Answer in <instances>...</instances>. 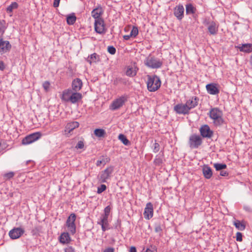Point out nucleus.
<instances>
[{
  "label": "nucleus",
  "instance_id": "6e6d98bb",
  "mask_svg": "<svg viewBox=\"0 0 252 252\" xmlns=\"http://www.w3.org/2000/svg\"><path fill=\"white\" fill-rule=\"evenodd\" d=\"M5 68L4 64L3 62H0V70H3Z\"/></svg>",
  "mask_w": 252,
  "mask_h": 252
},
{
  "label": "nucleus",
  "instance_id": "3c124183",
  "mask_svg": "<svg viewBox=\"0 0 252 252\" xmlns=\"http://www.w3.org/2000/svg\"><path fill=\"white\" fill-rule=\"evenodd\" d=\"M220 175L221 176H227L228 175V173L224 170H221L220 172Z\"/></svg>",
  "mask_w": 252,
  "mask_h": 252
},
{
  "label": "nucleus",
  "instance_id": "bf43d9fd",
  "mask_svg": "<svg viewBox=\"0 0 252 252\" xmlns=\"http://www.w3.org/2000/svg\"><path fill=\"white\" fill-rule=\"evenodd\" d=\"M101 160L100 158L99 160H98L96 163V165L97 166H99L101 164H102V162H101Z\"/></svg>",
  "mask_w": 252,
  "mask_h": 252
},
{
  "label": "nucleus",
  "instance_id": "cd10ccee",
  "mask_svg": "<svg viewBox=\"0 0 252 252\" xmlns=\"http://www.w3.org/2000/svg\"><path fill=\"white\" fill-rule=\"evenodd\" d=\"M99 59V56L96 53H93L88 57L87 61L90 64H92V63H95L97 61H98Z\"/></svg>",
  "mask_w": 252,
  "mask_h": 252
},
{
  "label": "nucleus",
  "instance_id": "2f4dec72",
  "mask_svg": "<svg viewBox=\"0 0 252 252\" xmlns=\"http://www.w3.org/2000/svg\"><path fill=\"white\" fill-rule=\"evenodd\" d=\"M97 224L101 225L103 232H105L106 230L109 229L108 227V221L100 220L99 221L97 222Z\"/></svg>",
  "mask_w": 252,
  "mask_h": 252
},
{
  "label": "nucleus",
  "instance_id": "79ce46f5",
  "mask_svg": "<svg viewBox=\"0 0 252 252\" xmlns=\"http://www.w3.org/2000/svg\"><path fill=\"white\" fill-rule=\"evenodd\" d=\"M106 189V186L104 184H102L97 188V192L98 193H100L102 192L103 191H104Z\"/></svg>",
  "mask_w": 252,
  "mask_h": 252
},
{
  "label": "nucleus",
  "instance_id": "ea45409f",
  "mask_svg": "<svg viewBox=\"0 0 252 252\" xmlns=\"http://www.w3.org/2000/svg\"><path fill=\"white\" fill-rule=\"evenodd\" d=\"M5 22L4 20H0V33L3 34L6 29L5 26Z\"/></svg>",
  "mask_w": 252,
  "mask_h": 252
},
{
  "label": "nucleus",
  "instance_id": "c756f323",
  "mask_svg": "<svg viewBox=\"0 0 252 252\" xmlns=\"http://www.w3.org/2000/svg\"><path fill=\"white\" fill-rule=\"evenodd\" d=\"M234 225L237 229L241 231H243L246 228L245 224L239 220H236L234 221Z\"/></svg>",
  "mask_w": 252,
  "mask_h": 252
},
{
  "label": "nucleus",
  "instance_id": "0e129e2a",
  "mask_svg": "<svg viewBox=\"0 0 252 252\" xmlns=\"http://www.w3.org/2000/svg\"><path fill=\"white\" fill-rule=\"evenodd\" d=\"M146 205H152L151 202H148L146 204Z\"/></svg>",
  "mask_w": 252,
  "mask_h": 252
},
{
  "label": "nucleus",
  "instance_id": "8fccbe9b",
  "mask_svg": "<svg viewBox=\"0 0 252 252\" xmlns=\"http://www.w3.org/2000/svg\"><path fill=\"white\" fill-rule=\"evenodd\" d=\"M84 147V142L82 141H79L77 144L75 148L76 149H83Z\"/></svg>",
  "mask_w": 252,
  "mask_h": 252
},
{
  "label": "nucleus",
  "instance_id": "de8ad7c7",
  "mask_svg": "<svg viewBox=\"0 0 252 252\" xmlns=\"http://www.w3.org/2000/svg\"><path fill=\"white\" fill-rule=\"evenodd\" d=\"M14 175V173L13 172H10L4 174V177L6 179H10L13 178Z\"/></svg>",
  "mask_w": 252,
  "mask_h": 252
},
{
  "label": "nucleus",
  "instance_id": "2eb2a0df",
  "mask_svg": "<svg viewBox=\"0 0 252 252\" xmlns=\"http://www.w3.org/2000/svg\"><path fill=\"white\" fill-rule=\"evenodd\" d=\"M205 25H209L208 30L210 34L216 35L218 32L219 26L214 21L209 22L205 21L204 22Z\"/></svg>",
  "mask_w": 252,
  "mask_h": 252
},
{
  "label": "nucleus",
  "instance_id": "aec40b11",
  "mask_svg": "<svg viewBox=\"0 0 252 252\" xmlns=\"http://www.w3.org/2000/svg\"><path fill=\"white\" fill-rule=\"evenodd\" d=\"M83 86L82 80L80 78H76L72 81L71 86L72 90L74 92L79 91Z\"/></svg>",
  "mask_w": 252,
  "mask_h": 252
},
{
  "label": "nucleus",
  "instance_id": "c85d7f7f",
  "mask_svg": "<svg viewBox=\"0 0 252 252\" xmlns=\"http://www.w3.org/2000/svg\"><path fill=\"white\" fill-rule=\"evenodd\" d=\"M76 20V17L74 13L69 15L66 17V22L69 25H73Z\"/></svg>",
  "mask_w": 252,
  "mask_h": 252
},
{
  "label": "nucleus",
  "instance_id": "c9c22d12",
  "mask_svg": "<svg viewBox=\"0 0 252 252\" xmlns=\"http://www.w3.org/2000/svg\"><path fill=\"white\" fill-rule=\"evenodd\" d=\"M214 166L217 171H221L226 169L227 166L224 163H216L214 164Z\"/></svg>",
  "mask_w": 252,
  "mask_h": 252
},
{
  "label": "nucleus",
  "instance_id": "7c9ffc66",
  "mask_svg": "<svg viewBox=\"0 0 252 252\" xmlns=\"http://www.w3.org/2000/svg\"><path fill=\"white\" fill-rule=\"evenodd\" d=\"M72 92V90L67 89L65 90L63 92V95L61 97L62 99L66 101L68 100V97L70 96Z\"/></svg>",
  "mask_w": 252,
  "mask_h": 252
},
{
  "label": "nucleus",
  "instance_id": "6ab92c4d",
  "mask_svg": "<svg viewBox=\"0 0 252 252\" xmlns=\"http://www.w3.org/2000/svg\"><path fill=\"white\" fill-rule=\"evenodd\" d=\"M199 99L197 96H192L189 99L187 100L186 102V104L189 108V110L194 108L198 105Z\"/></svg>",
  "mask_w": 252,
  "mask_h": 252
},
{
  "label": "nucleus",
  "instance_id": "49530a36",
  "mask_svg": "<svg viewBox=\"0 0 252 252\" xmlns=\"http://www.w3.org/2000/svg\"><path fill=\"white\" fill-rule=\"evenodd\" d=\"M242 237H243V235H242V233H241L240 232H237L236 233V239L237 241H238V242L242 241V240H243Z\"/></svg>",
  "mask_w": 252,
  "mask_h": 252
},
{
  "label": "nucleus",
  "instance_id": "4468645a",
  "mask_svg": "<svg viewBox=\"0 0 252 252\" xmlns=\"http://www.w3.org/2000/svg\"><path fill=\"white\" fill-rule=\"evenodd\" d=\"M79 124L78 122L74 121L68 123L65 127L63 134L66 136H69V134L75 128L78 127Z\"/></svg>",
  "mask_w": 252,
  "mask_h": 252
},
{
  "label": "nucleus",
  "instance_id": "9b49d317",
  "mask_svg": "<svg viewBox=\"0 0 252 252\" xmlns=\"http://www.w3.org/2000/svg\"><path fill=\"white\" fill-rule=\"evenodd\" d=\"M24 232V230L21 227H14L9 232V236L12 239H16L20 237Z\"/></svg>",
  "mask_w": 252,
  "mask_h": 252
},
{
  "label": "nucleus",
  "instance_id": "1a4fd4ad",
  "mask_svg": "<svg viewBox=\"0 0 252 252\" xmlns=\"http://www.w3.org/2000/svg\"><path fill=\"white\" fill-rule=\"evenodd\" d=\"M200 132L201 135L204 138H211L214 134V132L212 130L208 125H205L200 128Z\"/></svg>",
  "mask_w": 252,
  "mask_h": 252
},
{
  "label": "nucleus",
  "instance_id": "dca6fc26",
  "mask_svg": "<svg viewBox=\"0 0 252 252\" xmlns=\"http://www.w3.org/2000/svg\"><path fill=\"white\" fill-rule=\"evenodd\" d=\"M188 108L186 103H181L176 105L174 107V110L179 114L186 115L189 113V111Z\"/></svg>",
  "mask_w": 252,
  "mask_h": 252
},
{
  "label": "nucleus",
  "instance_id": "f704fd0d",
  "mask_svg": "<svg viewBox=\"0 0 252 252\" xmlns=\"http://www.w3.org/2000/svg\"><path fill=\"white\" fill-rule=\"evenodd\" d=\"M18 7V4L16 2H12L11 4L6 8V11L9 13H11L13 9H17Z\"/></svg>",
  "mask_w": 252,
  "mask_h": 252
},
{
  "label": "nucleus",
  "instance_id": "6e6552de",
  "mask_svg": "<svg viewBox=\"0 0 252 252\" xmlns=\"http://www.w3.org/2000/svg\"><path fill=\"white\" fill-rule=\"evenodd\" d=\"M94 30L99 34H104L106 32L105 24L103 19L95 20Z\"/></svg>",
  "mask_w": 252,
  "mask_h": 252
},
{
  "label": "nucleus",
  "instance_id": "e2e57ef3",
  "mask_svg": "<svg viewBox=\"0 0 252 252\" xmlns=\"http://www.w3.org/2000/svg\"><path fill=\"white\" fill-rule=\"evenodd\" d=\"M244 209L246 210V211H250L251 210L249 207V206H244Z\"/></svg>",
  "mask_w": 252,
  "mask_h": 252
},
{
  "label": "nucleus",
  "instance_id": "423d86ee",
  "mask_svg": "<svg viewBox=\"0 0 252 252\" xmlns=\"http://www.w3.org/2000/svg\"><path fill=\"white\" fill-rule=\"evenodd\" d=\"M127 100V97L126 96L122 95L121 97L115 99L111 105L110 108L112 110H116L119 109L125 103Z\"/></svg>",
  "mask_w": 252,
  "mask_h": 252
},
{
  "label": "nucleus",
  "instance_id": "7ed1b4c3",
  "mask_svg": "<svg viewBox=\"0 0 252 252\" xmlns=\"http://www.w3.org/2000/svg\"><path fill=\"white\" fill-rule=\"evenodd\" d=\"M145 64L152 68H158L162 65V62L159 59L149 56L144 61Z\"/></svg>",
  "mask_w": 252,
  "mask_h": 252
},
{
  "label": "nucleus",
  "instance_id": "4c0bfd02",
  "mask_svg": "<svg viewBox=\"0 0 252 252\" xmlns=\"http://www.w3.org/2000/svg\"><path fill=\"white\" fill-rule=\"evenodd\" d=\"M138 34V29L137 27L133 26L130 32V36L131 37H135Z\"/></svg>",
  "mask_w": 252,
  "mask_h": 252
},
{
  "label": "nucleus",
  "instance_id": "f8f14e48",
  "mask_svg": "<svg viewBox=\"0 0 252 252\" xmlns=\"http://www.w3.org/2000/svg\"><path fill=\"white\" fill-rule=\"evenodd\" d=\"M184 7L181 4H178L174 8V15L180 21L184 18Z\"/></svg>",
  "mask_w": 252,
  "mask_h": 252
},
{
  "label": "nucleus",
  "instance_id": "39448f33",
  "mask_svg": "<svg viewBox=\"0 0 252 252\" xmlns=\"http://www.w3.org/2000/svg\"><path fill=\"white\" fill-rule=\"evenodd\" d=\"M75 214L74 213H72L68 217L66 222V224L68 230L72 235H74L76 233V225L75 224Z\"/></svg>",
  "mask_w": 252,
  "mask_h": 252
},
{
  "label": "nucleus",
  "instance_id": "9d476101",
  "mask_svg": "<svg viewBox=\"0 0 252 252\" xmlns=\"http://www.w3.org/2000/svg\"><path fill=\"white\" fill-rule=\"evenodd\" d=\"M113 172V167L112 166L109 167L101 172L99 181L101 183H105L107 180L109 179L111 174Z\"/></svg>",
  "mask_w": 252,
  "mask_h": 252
},
{
  "label": "nucleus",
  "instance_id": "864d4df0",
  "mask_svg": "<svg viewBox=\"0 0 252 252\" xmlns=\"http://www.w3.org/2000/svg\"><path fill=\"white\" fill-rule=\"evenodd\" d=\"M65 252H75V251L72 247H69L65 250Z\"/></svg>",
  "mask_w": 252,
  "mask_h": 252
},
{
  "label": "nucleus",
  "instance_id": "0eeeda50",
  "mask_svg": "<svg viewBox=\"0 0 252 252\" xmlns=\"http://www.w3.org/2000/svg\"><path fill=\"white\" fill-rule=\"evenodd\" d=\"M41 136V134L39 132L33 133L24 137L22 141V143L23 145H28L31 144L39 139Z\"/></svg>",
  "mask_w": 252,
  "mask_h": 252
},
{
  "label": "nucleus",
  "instance_id": "72a5a7b5",
  "mask_svg": "<svg viewBox=\"0 0 252 252\" xmlns=\"http://www.w3.org/2000/svg\"><path fill=\"white\" fill-rule=\"evenodd\" d=\"M118 138L125 145L128 146L130 144V141L127 139L126 137L123 134H120L118 136Z\"/></svg>",
  "mask_w": 252,
  "mask_h": 252
},
{
  "label": "nucleus",
  "instance_id": "69168bd1",
  "mask_svg": "<svg viewBox=\"0 0 252 252\" xmlns=\"http://www.w3.org/2000/svg\"><path fill=\"white\" fill-rule=\"evenodd\" d=\"M251 64L252 65V61H251Z\"/></svg>",
  "mask_w": 252,
  "mask_h": 252
},
{
  "label": "nucleus",
  "instance_id": "a18cd8bd",
  "mask_svg": "<svg viewBox=\"0 0 252 252\" xmlns=\"http://www.w3.org/2000/svg\"><path fill=\"white\" fill-rule=\"evenodd\" d=\"M160 146L158 143L155 142L154 144L153 152L155 153L158 152L159 151Z\"/></svg>",
  "mask_w": 252,
  "mask_h": 252
},
{
  "label": "nucleus",
  "instance_id": "5fc2aeb1",
  "mask_svg": "<svg viewBox=\"0 0 252 252\" xmlns=\"http://www.w3.org/2000/svg\"><path fill=\"white\" fill-rule=\"evenodd\" d=\"M60 0H54L53 6L54 7H57L59 5Z\"/></svg>",
  "mask_w": 252,
  "mask_h": 252
},
{
  "label": "nucleus",
  "instance_id": "412c9836",
  "mask_svg": "<svg viewBox=\"0 0 252 252\" xmlns=\"http://www.w3.org/2000/svg\"><path fill=\"white\" fill-rule=\"evenodd\" d=\"M202 173L204 177L207 179H210L213 175L212 169L208 165H204L202 167Z\"/></svg>",
  "mask_w": 252,
  "mask_h": 252
},
{
  "label": "nucleus",
  "instance_id": "5701e85b",
  "mask_svg": "<svg viewBox=\"0 0 252 252\" xmlns=\"http://www.w3.org/2000/svg\"><path fill=\"white\" fill-rule=\"evenodd\" d=\"M144 218L147 220H149L153 216V206H146L143 213Z\"/></svg>",
  "mask_w": 252,
  "mask_h": 252
},
{
  "label": "nucleus",
  "instance_id": "f3484780",
  "mask_svg": "<svg viewBox=\"0 0 252 252\" xmlns=\"http://www.w3.org/2000/svg\"><path fill=\"white\" fill-rule=\"evenodd\" d=\"M218 85L215 83L208 84L206 86L207 92L213 95L218 94L220 93V90L217 87Z\"/></svg>",
  "mask_w": 252,
  "mask_h": 252
},
{
  "label": "nucleus",
  "instance_id": "393cba45",
  "mask_svg": "<svg viewBox=\"0 0 252 252\" xmlns=\"http://www.w3.org/2000/svg\"><path fill=\"white\" fill-rule=\"evenodd\" d=\"M71 239L68 232H63L60 236V242L62 244H68Z\"/></svg>",
  "mask_w": 252,
  "mask_h": 252
},
{
  "label": "nucleus",
  "instance_id": "e433bc0d",
  "mask_svg": "<svg viewBox=\"0 0 252 252\" xmlns=\"http://www.w3.org/2000/svg\"><path fill=\"white\" fill-rule=\"evenodd\" d=\"M126 74L129 77H133L136 75V71L133 68H128L126 71Z\"/></svg>",
  "mask_w": 252,
  "mask_h": 252
},
{
  "label": "nucleus",
  "instance_id": "a19ab883",
  "mask_svg": "<svg viewBox=\"0 0 252 252\" xmlns=\"http://www.w3.org/2000/svg\"><path fill=\"white\" fill-rule=\"evenodd\" d=\"M107 51L111 55H114L116 51L115 48L113 46H108Z\"/></svg>",
  "mask_w": 252,
  "mask_h": 252
},
{
  "label": "nucleus",
  "instance_id": "13d9d810",
  "mask_svg": "<svg viewBox=\"0 0 252 252\" xmlns=\"http://www.w3.org/2000/svg\"><path fill=\"white\" fill-rule=\"evenodd\" d=\"M129 252H137L135 247H131L130 249Z\"/></svg>",
  "mask_w": 252,
  "mask_h": 252
},
{
  "label": "nucleus",
  "instance_id": "603ef678",
  "mask_svg": "<svg viewBox=\"0 0 252 252\" xmlns=\"http://www.w3.org/2000/svg\"><path fill=\"white\" fill-rule=\"evenodd\" d=\"M115 250L113 248L109 247L104 250L103 252H114Z\"/></svg>",
  "mask_w": 252,
  "mask_h": 252
},
{
  "label": "nucleus",
  "instance_id": "c03bdc74",
  "mask_svg": "<svg viewBox=\"0 0 252 252\" xmlns=\"http://www.w3.org/2000/svg\"><path fill=\"white\" fill-rule=\"evenodd\" d=\"M50 83L49 81H45L43 83V85H42V86L44 88V89L47 92L49 90V87H50Z\"/></svg>",
  "mask_w": 252,
  "mask_h": 252
},
{
  "label": "nucleus",
  "instance_id": "a878e982",
  "mask_svg": "<svg viewBox=\"0 0 252 252\" xmlns=\"http://www.w3.org/2000/svg\"><path fill=\"white\" fill-rule=\"evenodd\" d=\"M240 51L246 53H250L252 51V45L251 44H244L238 47Z\"/></svg>",
  "mask_w": 252,
  "mask_h": 252
},
{
  "label": "nucleus",
  "instance_id": "a211bd4d",
  "mask_svg": "<svg viewBox=\"0 0 252 252\" xmlns=\"http://www.w3.org/2000/svg\"><path fill=\"white\" fill-rule=\"evenodd\" d=\"M82 98V95L78 92H74L70 96L68 97L67 101H70L72 103H75L78 102Z\"/></svg>",
  "mask_w": 252,
  "mask_h": 252
},
{
  "label": "nucleus",
  "instance_id": "ddd939ff",
  "mask_svg": "<svg viewBox=\"0 0 252 252\" xmlns=\"http://www.w3.org/2000/svg\"><path fill=\"white\" fill-rule=\"evenodd\" d=\"M11 49V45L8 41L0 38V54L1 55L9 52Z\"/></svg>",
  "mask_w": 252,
  "mask_h": 252
},
{
  "label": "nucleus",
  "instance_id": "473e14b6",
  "mask_svg": "<svg viewBox=\"0 0 252 252\" xmlns=\"http://www.w3.org/2000/svg\"><path fill=\"white\" fill-rule=\"evenodd\" d=\"M94 135L98 137H103L106 134L105 131L101 128H96L94 131Z\"/></svg>",
  "mask_w": 252,
  "mask_h": 252
},
{
  "label": "nucleus",
  "instance_id": "58836bf2",
  "mask_svg": "<svg viewBox=\"0 0 252 252\" xmlns=\"http://www.w3.org/2000/svg\"><path fill=\"white\" fill-rule=\"evenodd\" d=\"M162 162L163 160L162 158L160 156L157 155L154 161L155 164L156 165H160L162 163Z\"/></svg>",
  "mask_w": 252,
  "mask_h": 252
},
{
  "label": "nucleus",
  "instance_id": "f257e3e1",
  "mask_svg": "<svg viewBox=\"0 0 252 252\" xmlns=\"http://www.w3.org/2000/svg\"><path fill=\"white\" fill-rule=\"evenodd\" d=\"M208 115L213 120V124L216 126H220L224 122L222 117V112L219 108L214 107L211 108Z\"/></svg>",
  "mask_w": 252,
  "mask_h": 252
},
{
  "label": "nucleus",
  "instance_id": "4d7b16f0",
  "mask_svg": "<svg viewBox=\"0 0 252 252\" xmlns=\"http://www.w3.org/2000/svg\"><path fill=\"white\" fill-rule=\"evenodd\" d=\"M131 37L129 34L128 35H125L123 36V38L126 40H128L130 39V38Z\"/></svg>",
  "mask_w": 252,
  "mask_h": 252
},
{
  "label": "nucleus",
  "instance_id": "f03ea898",
  "mask_svg": "<svg viewBox=\"0 0 252 252\" xmlns=\"http://www.w3.org/2000/svg\"><path fill=\"white\" fill-rule=\"evenodd\" d=\"M147 86L149 91L154 92L158 90L161 86L160 78L157 75H147Z\"/></svg>",
  "mask_w": 252,
  "mask_h": 252
},
{
  "label": "nucleus",
  "instance_id": "37998d69",
  "mask_svg": "<svg viewBox=\"0 0 252 252\" xmlns=\"http://www.w3.org/2000/svg\"><path fill=\"white\" fill-rule=\"evenodd\" d=\"M118 83L126 84V81L124 79H123L122 78H117L114 81V84L115 85H117Z\"/></svg>",
  "mask_w": 252,
  "mask_h": 252
},
{
  "label": "nucleus",
  "instance_id": "09e8293b",
  "mask_svg": "<svg viewBox=\"0 0 252 252\" xmlns=\"http://www.w3.org/2000/svg\"><path fill=\"white\" fill-rule=\"evenodd\" d=\"M100 158L101 159L102 161L101 162H102L103 165H105L110 160L109 158H107V157H104V156H102Z\"/></svg>",
  "mask_w": 252,
  "mask_h": 252
},
{
  "label": "nucleus",
  "instance_id": "20e7f679",
  "mask_svg": "<svg viewBox=\"0 0 252 252\" xmlns=\"http://www.w3.org/2000/svg\"><path fill=\"white\" fill-rule=\"evenodd\" d=\"M202 143V139L200 136L196 134L191 135L189 138V144L191 149L198 148Z\"/></svg>",
  "mask_w": 252,
  "mask_h": 252
},
{
  "label": "nucleus",
  "instance_id": "052dcab7",
  "mask_svg": "<svg viewBox=\"0 0 252 252\" xmlns=\"http://www.w3.org/2000/svg\"><path fill=\"white\" fill-rule=\"evenodd\" d=\"M155 230L156 232H159L161 230V227L160 226H158L156 227Z\"/></svg>",
  "mask_w": 252,
  "mask_h": 252
},
{
  "label": "nucleus",
  "instance_id": "bb28decb",
  "mask_svg": "<svg viewBox=\"0 0 252 252\" xmlns=\"http://www.w3.org/2000/svg\"><path fill=\"white\" fill-rule=\"evenodd\" d=\"M196 11V8L191 3L186 5V13L187 15L194 14Z\"/></svg>",
  "mask_w": 252,
  "mask_h": 252
},
{
  "label": "nucleus",
  "instance_id": "b1692460",
  "mask_svg": "<svg viewBox=\"0 0 252 252\" xmlns=\"http://www.w3.org/2000/svg\"><path fill=\"white\" fill-rule=\"evenodd\" d=\"M111 208L110 206H107L104 209V213L100 216V220L108 221V217L110 214Z\"/></svg>",
  "mask_w": 252,
  "mask_h": 252
},
{
  "label": "nucleus",
  "instance_id": "680f3d73",
  "mask_svg": "<svg viewBox=\"0 0 252 252\" xmlns=\"http://www.w3.org/2000/svg\"><path fill=\"white\" fill-rule=\"evenodd\" d=\"M143 252H155L154 251L150 250L149 248H147L145 251L144 249L143 250Z\"/></svg>",
  "mask_w": 252,
  "mask_h": 252
},
{
  "label": "nucleus",
  "instance_id": "4be33fe9",
  "mask_svg": "<svg viewBox=\"0 0 252 252\" xmlns=\"http://www.w3.org/2000/svg\"><path fill=\"white\" fill-rule=\"evenodd\" d=\"M103 11L102 7L100 6L93 9L92 11V16L95 20L102 19L100 16L103 14Z\"/></svg>",
  "mask_w": 252,
  "mask_h": 252
}]
</instances>
